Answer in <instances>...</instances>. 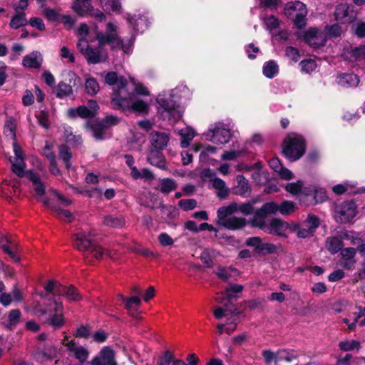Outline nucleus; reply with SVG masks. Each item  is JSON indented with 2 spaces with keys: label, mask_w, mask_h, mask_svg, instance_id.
Masks as SVG:
<instances>
[{
  "label": "nucleus",
  "mask_w": 365,
  "mask_h": 365,
  "mask_svg": "<svg viewBox=\"0 0 365 365\" xmlns=\"http://www.w3.org/2000/svg\"><path fill=\"white\" fill-rule=\"evenodd\" d=\"M299 66H301V70L302 72L309 73L316 68L317 63L314 60L306 59L302 61L299 63Z\"/></svg>",
  "instance_id": "55"
},
{
  "label": "nucleus",
  "mask_w": 365,
  "mask_h": 365,
  "mask_svg": "<svg viewBox=\"0 0 365 365\" xmlns=\"http://www.w3.org/2000/svg\"><path fill=\"white\" fill-rule=\"evenodd\" d=\"M279 72V66L277 63L272 60L264 63L262 68L264 76L268 78H273Z\"/></svg>",
  "instance_id": "36"
},
{
  "label": "nucleus",
  "mask_w": 365,
  "mask_h": 365,
  "mask_svg": "<svg viewBox=\"0 0 365 365\" xmlns=\"http://www.w3.org/2000/svg\"><path fill=\"white\" fill-rule=\"evenodd\" d=\"M262 239L259 237H249L246 240L245 244L247 246L253 247L257 253L259 252L261 245H262Z\"/></svg>",
  "instance_id": "63"
},
{
  "label": "nucleus",
  "mask_w": 365,
  "mask_h": 365,
  "mask_svg": "<svg viewBox=\"0 0 365 365\" xmlns=\"http://www.w3.org/2000/svg\"><path fill=\"white\" fill-rule=\"evenodd\" d=\"M277 364L282 365L283 361L290 362L298 358L299 354L294 350H282L277 351Z\"/></svg>",
  "instance_id": "37"
},
{
  "label": "nucleus",
  "mask_w": 365,
  "mask_h": 365,
  "mask_svg": "<svg viewBox=\"0 0 365 365\" xmlns=\"http://www.w3.org/2000/svg\"><path fill=\"white\" fill-rule=\"evenodd\" d=\"M204 135L207 140L222 145L227 143L232 138L230 128L223 123L212 125Z\"/></svg>",
  "instance_id": "8"
},
{
  "label": "nucleus",
  "mask_w": 365,
  "mask_h": 365,
  "mask_svg": "<svg viewBox=\"0 0 365 365\" xmlns=\"http://www.w3.org/2000/svg\"><path fill=\"white\" fill-rule=\"evenodd\" d=\"M342 241L336 237H329L326 240V248L331 254H336L341 250Z\"/></svg>",
  "instance_id": "40"
},
{
  "label": "nucleus",
  "mask_w": 365,
  "mask_h": 365,
  "mask_svg": "<svg viewBox=\"0 0 365 365\" xmlns=\"http://www.w3.org/2000/svg\"><path fill=\"white\" fill-rule=\"evenodd\" d=\"M306 145L304 138L297 133L287 135L282 144V152L286 158L291 161L301 158L305 153Z\"/></svg>",
  "instance_id": "4"
},
{
  "label": "nucleus",
  "mask_w": 365,
  "mask_h": 365,
  "mask_svg": "<svg viewBox=\"0 0 365 365\" xmlns=\"http://www.w3.org/2000/svg\"><path fill=\"white\" fill-rule=\"evenodd\" d=\"M16 125L15 120L10 118L5 122L4 133L6 137H9L14 140L16 139ZM16 142V141H14Z\"/></svg>",
  "instance_id": "46"
},
{
  "label": "nucleus",
  "mask_w": 365,
  "mask_h": 365,
  "mask_svg": "<svg viewBox=\"0 0 365 365\" xmlns=\"http://www.w3.org/2000/svg\"><path fill=\"white\" fill-rule=\"evenodd\" d=\"M302 186H303L302 182L299 180L296 182L288 183L285 186V189L287 192H289L292 195H295L299 194L301 192Z\"/></svg>",
  "instance_id": "59"
},
{
  "label": "nucleus",
  "mask_w": 365,
  "mask_h": 365,
  "mask_svg": "<svg viewBox=\"0 0 365 365\" xmlns=\"http://www.w3.org/2000/svg\"><path fill=\"white\" fill-rule=\"evenodd\" d=\"M174 359L173 354L170 351L164 352L158 360V365H169L172 364Z\"/></svg>",
  "instance_id": "61"
},
{
  "label": "nucleus",
  "mask_w": 365,
  "mask_h": 365,
  "mask_svg": "<svg viewBox=\"0 0 365 365\" xmlns=\"http://www.w3.org/2000/svg\"><path fill=\"white\" fill-rule=\"evenodd\" d=\"M28 23L24 12L15 13V15L11 18L9 23V27L12 29H18L21 26H26Z\"/></svg>",
  "instance_id": "38"
},
{
  "label": "nucleus",
  "mask_w": 365,
  "mask_h": 365,
  "mask_svg": "<svg viewBox=\"0 0 365 365\" xmlns=\"http://www.w3.org/2000/svg\"><path fill=\"white\" fill-rule=\"evenodd\" d=\"M255 227H259L269 234L279 236H283L287 229L286 223L279 219H272L262 223V225H255Z\"/></svg>",
  "instance_id": "17"
},
{
  "label": "nucleus",
  "mask_w": 365,
  "mask_h": 365,
  "mask_svg": "<svg viewBox=\"0 0 365 365\" xmlns=\"http://www.w3.org/2000/svg\"><path fill=\"white\" fill-rule=\"evenodd\" d=\"M61 343L65 346L71 356L75 357L81 362H84L87 360L89 351L84 346L76 343L73 340L69 341L66 336L62 340Z\"/></svg>",
  "instance_id": "15"
},
{
  "label": "nucleus",
  "mask_w": 365,
  "mask_h": 365,
  "mask_svg": "<svg viewBox=\"0 0 365 365\" xmlns=\"http://www.w3.org/2000/svg\"><path fill=\"white\" fill-rule=\"evenodd\" d=\"M6 242L9 245H3L1 246L4 252L8 254L9 257L16 262L20 261V257L18 255L19 247L17 244L11 239L6 238Z\"/></svg>",
  "instance_id": "34"
},
{
  "label": "nucleus",
  "mask_w": 365,
  "mask_h": 365,
  "mask_svg": "<svg viewBox=\"0 0 365 365\" xmlns=\"http://www.w3.org/2000/svg\"><path fill=\"white\" fill-rule=\"evenodd\" d=\"M339 347L341 350L344 351H349L352 350H359L361 347L360 342L355 339H348L340 341Z\"/></svg>",
  "instance_id": "45"
},
{
  "label": "nucleus",
  "mask_w": 365,
  "mask_h": 365,
  "mask_svg": "<svg viewBox=\"0 0 365 365\" xmlns=\"http://www.w3.org/2000/svg\"><path fill=\"white\" fill-rule=\"evenodd\" d=\"M238 210V204L233 202L227 206H223L217 210L218 222L220 225L228 217H232V214Z\"/></svg>",
  "instance_id": "30"
},
{
  "label": "nucleus",
  "mask_w": 365,
  "mask_h": 365,
  "mask_svg": "<svg viewBox=\"0 0 365 365\" xmlns=\"http://www.w3.org/2000/svg\"><path fill=\"white\" fill-rule=\"evenodd\" d=\"M90 364L91 365H117L114 351L108 347L103 348L99 356L93 358Z\"/></svg>",
  "instance_id": "19"
},
{
  "label": "nucleus",
  "mask_w": 365,
  "mask_h": 365,
  "mask_svg": "<svg viewBox=\"0 0 365 365\" xmlns=\"http://www.w3.org/2000/svg\"><path fill=\"white\" fill-rule=\"evenodd\" d=\"M215 255V251L211 249H205L201 255L200 259L205 264L206 267H210L212 266V257Z\"/></svg>",
  "instance_id": "52"
},
{
  "label": "nucleus",
  "mask_w": 365,
  "mask_h": 365,
  "mask_svg": "<svg viewBox=\"0 0 365 365\" xmlns=\"http://www.w3.org/2000/svg\"><path fill=\"white\" fill-rule=\"evenodd\" d=\"M285 15L292 19L298 28L305 25V17L307 14L306 5L299 1L289 2L284 6Z\"/></svg>",
  "instance_id": "9"
},
{
  "label": "nucleus",
  "mask_w": 365,
  "mask_h": 365,
  "mask_svg": "<svg viewBox=\"0 0 365 365\" xmlns=\"http://www.w3.org/2000/svg\"><path fill=\"white\" fill-rule=\"evenodd\" d=\"M237 185L235 187V192L240 195H245L250 192L248 180L243 175L237 177Z\"/></svg>",
  "instance_id": "39"
},
{
  "label": "nucleus",
  "mask_w": 365,
  "mask_h": 365,
  "mask_svg": "<svg viewBox=\"0 0 365 365\" xmlns=\"http://www.w3.org/2000/svg\"><path fill=\"white\" fill-rule=\"evenodd\" d=\"M120 299L125 303V307L128 310H131L137 307H139L140 304V299L138 297H133L130 299H126L123 296L120 295Z\"/></svg>",
  "instance_id": "56"
},
{
  "label": "nucleus",
  "mask_w": 365,
  "mask_h": 365,
  "mask_svg": "<svg viewBox=\"0 0 365 365\" xmlns=\"http://www.w3.org/2000/svg\"><path fill=\"white\" fill-rule=\"evenodd\" d=\"M98 44H100L98 43ZM103 45H99L98 48H92L87 39H78L77 47L83 55L89 64H96L104 62L108 58V53L103 48Z\"/></svg>",
  "instance_id": "7"
},
{
  "label": "nucleus",
  "mask_w": 365,
  "mask_h": 365,
  "mask_svg": "<svg viewBox=\"0 0 365 365\" xmlns=\"http://www.w3.org/2000/svg\"><path fill=\"white\" fill-rule=\"evenodd\" d=\"M103 223L108 227L120 228L124 226L125 221L121 215H108L103 217Z\"/></svg>",
  "instance_id": "32"
},
{
  "label": "nucleus",
  "mask_w": 365,
  "mask_h": 365,
  "mask_svg": "<svg viewBox=\"0 0 365 365\" xmlns=\"http://www.w3.org/2000/svg\"><path fill=\"white\" fill-rule=\"evenodd\" d=\"M334 16V19L340 24H349L356 19V13L351 5L341 3L336 6Z\"/></svg>",
  "instance_id": "13"
},
{
  "label": "nucleus",
  "mask_w": 365,
  "mask_h": 365,
  "mask_svg": "<svg viewBox=\"0 0 365 365\" xmlns=\"http://www.w3.org/2000/svg\"><path fill=\"white\" fill-rule=\"evenodd\" d=\"M34 312L38 317L48 314L46 323L54 329H58L61 328L66 322L63 316V306L61 302L53 301L50 304L47 309H42L39 305H37L34 307Z\"/></svg>",
  "instance_id": "5"
},
{
  "label": "nucleus",
  "mask_w": 365,
  "mask_h": 365,
  "mask_svg": "<svg viewBox=\"0 0 365 365\" xmlns=\"http://www.w3.org/2000/svg\"><path fill=\"white\" fill-rule=\"evenodd\" d=\"M59 156L65 163L66 168L68 170L71 169V163L70 160L72 158V153L67 146L62 145L59 147Z\"/></svg>",
  "instance_id": "48"
},
{
  "label": "nucleus",
  "mask_w": 365,
  "mask_h": 365,
  "mask_svg": "<svg viewBox=\"0 0 365 365\" xmlns=\"http://www.w3.org/2000/svg\"><path fill=\"white\" fill-rule=\"evenodd\" d=\"M234 271L235 269L232 267H219L215 273L220 279L227 281Z\"/></svg>",
  "instance_id": "60"
},
{
  "label": "nucleus",
  "mask_w": 365,
  "mask_h": 365,
  "mask_svg": "<svg viewBox=\"0 0 365 365\" xmlns=\"http://www.w3.org/2000/svg\"><path fill=\"white\" fill-rule=\"evenodd\" d=\"M73 89L72 87L64 82H60L58 85L56 96L58 98H62L64 97L69 96L72 95Z\"/></svg>",
  "instance_id": "49"
},
{
  "label": "nucleus",
  "mask_w": 365,
  "mask_h": 365,
  "mask_svg": "<svg viewBox=\"0 0 365 365\" xmlns=\"http://www.w3.org/2000/svg\"><path fill=\"white\" fill-rule=\"evenodd\" d=\"M4 290L5 285L0 281V303L4 307H9L13 302L12 296Z\"/></svg>",
  "instance_id": "50"
},
{
  "label": "nucleus",
  "mask_w": 365,
  "mask_h": 365,
  "mask_svg": "<svg viewBox=\"0 0 365 365\" xmlns=\"http://www.w3.org/2000/svg\"><path fill=\"white\" fill-rule=\"evenodd\" d=\"M63 135L67 143L72 145H78L81 142V138L79 135H74L73 133L71 128L68 126L63 127Z\"/></svg>",
  "instance_id": "47"
},
{
  "label": "nucleus",
  "mask_w": 365,
  "mask_h": 365,
  "mask_svg": "<svg viewBox=\"0 0 365 365\" xmlns=\"http://www.w3.org/2000/svg\"><path fill=\"white\" fill-rule=\"evenodd\" d=\"M203 178H209L213 188L216 190L217 196L220 199H225L230 193L229 188L226 186L225 182L216 177L215 173L210 169L204 170Z\"/></svg>",
  "instance_id": "14"
},
{
  "label": "nucleus",
  "mask_w": 365,
  "mask_h": 365,
  "mask_svg": "<svg viewBox=\"0 0 365 365\" xmlns=\"http://www.w3.org/2000/svg\"><path fill=\"white\" fill-rule=\"evenodd\" d=\"M105 81L107 84L113 86V93L112 97L117 95L122 96L126 94L129 86L128 81L123 77L118 78L115 72H108L105 76Z\"/></svg>",
  "instance_id": "12"
},
{
  "label": "nucleus",
  "mask_w": 365,
  "mask_h": 365,
  "mask_svg": "<svg viewBox=\"0 0 365 365\" xmlns=\"http://www.w3.org/2000/svg\"><path fill=\"white\" fill-rule=\"evenodd\" d=\"M26 175L29 180L32 182L35 192L38 196V200H41L43 204L47 205L48 201L46 197H43L46 190L44 183L42 182L40 178L32 171H29Z\"/></svg>",
  "instance_id": "20"
},
{
  "label": "nucleus",
  "mask_w": 365,
  "mask_h": 365,
  "mask_svg": "<svg viewBox=\"0 0 365 365\" xmlns=\"http://www.w3.org/2000/svg\"><path fill=\"white\" fill-rule=\"evenodd\" d=\"M170 140L168 134L164 132L155 131L150 134V141L152 148L163 150Z\"/></svg>",
  "instance_id": "23"
},
{
  "label": "nucleus",
  "mask_w": 365,
  "mask_h": 365,
  "mask_svg": "<svg viewBox=\"0 0 365 365\" xmlns=\"http://www.w3.org/2000/svg\"><path fill=\"white\" fill-rule=\"evenodd\" d=\"M68 115L71 118L80 116L81 118H89L93 115V112L88 107L81 106L78 108H71L68 111Z\"/></svg>",
  "instance_id": "41"
},
{
  "label": "nucleus",
  "mask_w": 365,
  "mask_h": 365,
  "mask_svg": "<svg viewBox=\"0 0 365 365\" xmlns=\"http://www.w3.org/2000/svg\"><path fill=\"white\" fill-rule=\"evenodd\" d=\"M296 209V205L291 201H284L279 205L278 211L282 215H289L293 212Z\"/></svg>",
  "instance_id": "53"
},
{
  "label": "nucleus",
  "mask_w": 365,
  "mask_h": 365,
  "mask_svg": "<svg viewBox=\"0 0 365 365\" xmlns=\"http://www.w3.org/2000/svg\"><path fill=\"white\" fill-rule=\"evenodd\" d=\"M89 236L86 232H78L73 236L74 246L84 252L88 262H92L94 259H104L106 257L115 259L116 251L107 250L99 245H93Z\"/></svg>",
  "instance_id": "1"
},
{
  "label": "nucleus",
  "mask_w": 365,
  "mask_h": 365,
  "mask_svg": "<svg viewBox=\"0 0 365 365\" xmlns=\"http://www.w3.org/2000/svg\"><path fill=\"white\" fill-rule=\"evenodd\" d=\"M161 150L152 148L148 154V161L152 165L155 166L161 170H167V163Z\"/></svg>",
  "instance_id": "21"
},
{
  "label": "nucleus",
  "mask_w": 365,
  "mask_h": 365,
  "mask_svg": "<svg viewBox=\"0 0 365 365\" xmlns=\"http://www.w3.org/2000/svg\"><path fill=\"white\" fill-rule=\"evenodd\" d=\"M58 352V348L53 344H48L37 353L39 360H48L55 358Z\"/></svg>",
  "instance_id": "33"
},
{
  "label": "nucleus",
  "mask_w": 365,
  "mask_h": 365,
  "mask_svg": "<svg viewBox=\"0 0 365 365\" xmlns=\"http://www.w3.org/2000/svg\"><path fill=\"white\" fill-rule=\"evenodd\" d=\"M356 250L355 248L349 247L341 250L342 260L340 265L347 269H353L355 266V255Z\"/></svg>",
  "instance_id": "24"
},
{
  "label": "nucleus",
  "mask_w": 365,
  "mask_h": 365,
  "mask_svg": "<svg viewBox=\"0 0 365 365\" xmlns=\"http://www.w3.org/2000/svg\"><path fill=\"white\" fill-rule=\"evenodd\" d=\"M85 89L89 95L94 96L97 94L100 90L97 80L93 77L87 78L85 82Z\"/></svg>",
  "instance_id": "43"
},
{
  "label": "nucleus",
  "mask_w": 365,
  "mask_h": 365,
  "mask_svg": "<svg viewBox=\"0 0 365 365\" xmlns=\"http://www.w3.org/2000/svg\"><path fill=\"white\" fill-rule=\"evenodd\" d=\"M359 78L354 73H341L337 76L336 83L341 87L356 88L359 83Z\"/></svg>",
  "instance_id": "22"
},
{
  "label": "nucleus",
  "mask_w": 365,
  "mask_h": 365,
  "mask_svg": "<svg viewBox=\"0 0 365 365\" xmlns=\"http://www.w3.org/2000/svg\"><path fill=\"white\" fill-rule=\"evenodd\" d=\"M60 288L59 294H64L69 300L76 301L81 299L78 290L74 287H65L60 286Z\"/></svg>",
  "instance_id": "44"
},
{
  "label": "nucleus",
  "mask_w": 365,
  "mask_h": 365,
  "mask_svg": "<svg viewBox=\"0 0 365 365\" xmlns=\"http://www.w3.org/2000/svg\"><path fill=\"white\" fill-rule=\"evenodd\" d=\"M242 289L243 287L240 284H231L226 289L225 297H217L215 298V301L223 304L225 307H227L228 303L230 302V299L233 297L232 293L241 292Z\"/></svg>",
  "instance_id": "29"
},
{
  "label": "nucleus",
  "mask_w": 365,
  "mask_h": 365,
  "mask_svg": "<svg viewBox=\"0 0 365 365\" xmlns=\"http://www.w3.org/2000/svg\"><path fill=\"white\" fill-rule=\"evenodd\" d=\"M179 92L180 88H175L169 93L158 95L157 102L159 105V112L164 119L178 120L182 116V112L175 99L179 96Z\"/></svg>",
  "instance_id": "3"
},
{
  "label": "nucleus",
  "mask_w": 365,
  "mask_h": 365,
  "mask_svg": "<svg viewBox=\"0 0 365 365\" xmlns=\"http://www.w3.org/2000/svg\"><path fill=\"white\" fill-rule=\"evenodd\" d=\"M133 29L138 32H143L148 26V17L144 14L134 15L128 19Z\"/></svg>",
  "instance_id": "26"
},
{
  "label": "nucleus",
  "mask_w": 365,
  "mask_h": 365,
  "mask_svg": "<svg viewBox=\"0 0 365 365\" xmlns=\"http://www.w3.org/2000/svg\"><path fill=\"white\" fill-rule=\"evenodd\" d=\"M21 313L19 309H12L4 317V324L8 329H13L21 322Z\"/></svg>",
  "instance_id": "28"
},
{
  "label": "nucleus",
  "mask_w": 365,
  "mask_h": 365,
  "mask_svg": "<svg viewBox=\"0 0 365 365\" xmlns=\"http://www.w3.org/2000/svg\"><path fill=\"white\" fill-rule=\"evenodd\" d=\"M158 240L159 243L163 246H171L174 243V240L166 232H162L160 233L158 237Z\"/></svg>",
  "instance_id": "64"
},
{
  "label": "nucleus",
  "mask_w": 365,
  "mask_h": 365,
  "mask_svg": "<svg viewBox=\"0 0 365 365\" xmlns=\"http://www.w3.org/2000/svg\"><path fill=\"white\" fill-rule=\"evenodd\" d=\"M220 225L229 230H237L245 225V220L242 217L232 216L224 220Z\"/></svg>",
  "instance_id": "35"
},
{
  "label": "nucleus",
  "mask_w": 365,
  "mask_h": 365,
  "mask_svg": "<svg viewBox=\"0 0 365 365\" xmlns=\"http://www.w3.org/2000/svg\"><path fill=\"white\" fill-rule=\"evenodd\" d=\"M356 205L354 201H345L335 206L334 217L337 222H350L356 215Z\"/></svg>",
  "instance_id": "10"
},
{
  "label": "nucleus",
  "mask_w": 365,
  "mask_h": 365,
  "mask_svg": "<svg viewBox=\"0 0 365 365\" xmlns=\"http://www.w3.org/2000/svg\"><path fill=\"white\" fill-rule=\"evenodd\" d=\"M304 38L309 45L314 48L322 46L326 43L325 34L316 28L307 30L304 34Z\"/></svg>",
  "instance_id": "18"
},
{
  "label": "nucleus",
  "mask_w": 365,
  "mask_h": 365,
  "mask_svg": "<svg viewBox=\"0 0 365 365\" xmlns=\"http://www.w3.org/2000/svg\"><path fill=\"white\" fill-rule=\"evenodd\" d=\"M177 133L180 136V146L183 148H187L192 140L197 135L196 131L190 126L178 130Z\"/></svg>",
  "instance_id": "25"
},
{
  "label": "nucleus",
  "mask_w": 365,
  "mask_h": 365,
  "mask_svg": "<svg viewBox=\"0 0 365 365\" xmlns=\"http://www.w3.org/2000/svg\"><path fill=\"white\" fill-rule=\"evenodd\" d=\"M277 250V247L275 245L272 243H262L260 250L258 252L259 255H266L269 254L274 253Z\"/></svg>",
  "instance_id": "62"
},
{
  "label": "nucleus",
  "mask_w": 365,
  "mask_h": 365,
  "mask_svg": "<svg viewBox=\"0 0 365 365\" xmlns=\"http://www.w3.org/2000/svg\"><path fill=\"white\" fill-rule=\"evenodd\" d=\"M128 85L127 88H128V92L133 93V91L139 94V95H143V96H148L149 92L145 86H143L141 84H136L133 80H130V81H128Z\"/></svg>",
  "instance_id": "51"
},
{
  "label": "nucleus",
  "mask_w": 365,
  "mask_h": 365,
  "mask_svg": "<svg viewBox=\"0 0 365 365\" xmlns=\"http://www.w3.org/2000/svg\"><path fill=\"white\" fill-rule=\"evenodd\" d=\"M72 8L79 16H84L88 14L91 9H93V6L91 0H75Z\"/></svg>",
  "instance_id": "31"
},
{
  "label": "nucleus",
  "mask_w": 365,
  "mask_h": 365,
  "mask_svg": "<svg viewBox=\"0 0 365 365\" xmlns=\"http://www.w3.org/2000/svg\"><path fill=\"white\" fill-rule=\"evenodd\" d=\"M111 103L114 108H122L124 110L147 113L148 110V104L145 101L135 99L134 93L128 91L122 96L117 95L112 97Z\"/></svg>",
  "instance_id": "6"
},
{
  "label": "nucleus",
  "mask_w": 365,
  "mask_h": 365,
  "mask_svg": "<svg viewBox=\"0 0 365 365\" xmlns=\"http://www.w3.org/2000/svg\"><path fill=\"white\" fill-rule=\"evenodd\" d=\"M159 187L161 192L167 194L177 188V182L171 178H163L160 180Z\"/></svg>",
  "instance_id": "42"
},
{
  "label": "nucleus",
  "mask_w": 365,
  "mask_h": 365,
  "mask_svg": "<svg viewBox=\"0 0 365 365\" xmlns=\"http://www.w3.org/2000/svg\"><path fill=\"white\" fill-rule=\"evenodd\" d=\"M178 206L183 210H191L197 206V202L195 199H184L178 202Z\"/></svg>",
  "instance_id": "58"
},
{
  "label": "nucleus",
  "mask_w": 365,
  "mask_h": 365,
  "mask_svg": "<svg viewBox=\"0 0 365 365\" xmlns=\"http://www.w3.org/2000/svg\"><path fill=\"white\" fill-rule=\"evenodd\" d=\"M14 157L9 158L11 164L12 171L19 177L22 178L25 175L26 163L24 161L25 155L20 146L16 142L13 143Z\"/></svg>",
  "instance_id": "11"
},
{
  "label": "nucleus",
  "mask_w": 365,
  "mask_h": 365,
  "mask_svg": "<svg viewBox=\"0 0 365 365\" xmlns=\"http://www.w3.org/2000/svg\"><path fill=\"white\" fill-rule=\"evenodd\" d=\"M42 60L41 54L38 51H34L24 57L22 65L27 68H38Z\"/></svg>",
  "instance_id": "27"
},
{
  "label": "nucleus",
  "mask_w": 365,
  "mask_h": 365,
  "mask_svg": "<svg viewBox=\"0 0 365 365\" xmlns=\"http://www.w3.org/2000/svg\"><path fill=\"white\" fill-rule=\"evenodd\" d=\"M118 26L112 22H109L106 26L105 33L98 32L96 39L100 45L108 44L112 48H116L121 46L123 52L130 53L133 45V39L130 38L125 41H122L118 35Z\"/></svg>",
  "instance_id": "2"
},
{
  "label": "nucleus",
  "mask_w": 365,
  "mask_h": 365,
  "mask_svg": "<svg viewBox=\"0 0 365 365\" xmlns=\"http://www.w3.org/2000/svg\"><path fill=\"white\" fill-rule=\"evenodd\" d=\"M278 210L279 205L274 202H269L264 204L262 207L255 213L253 218L252 219V225H262V223L267 222V215L269 214H275L278 212Z\"/></svg>",
  "instance_id": "16"
},
{
  "label": "nucleus",
  "mask_w": 365,
  "mask_h": 365,
  "mask_svg": "<svg viewBox=\"0 0 365 365\" xmlns=\"http://www.w3.org/2000/svg\"><path fill=\"white\" fill-rule=\"evenodd\" d=\"M327 34L330 37H339L344 32L342 27L339 24L326 27Z\"/></svg>",
  "instance_id": "54"
},
{
  "label": "nucleus",
  "mask_w": 365,
  "mask_h": 365,
  "mask_svg": "<svg viewBox=\"0 0 365 365\" xmlns=\"http://www.w3.org/2000/svg\"><path fill=\"white\" fill-rule=\"evenodd\" d=\"M53 209L57 213L58 217L61 220L67 222H71L73 220V215L70 211L56 207Z\"/></svg>",
  "instance_id": "57"
}]
</instances>
